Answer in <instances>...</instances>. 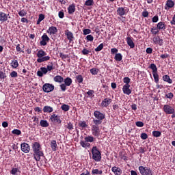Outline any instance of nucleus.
Instances as JSON below:
<instances>
[{
	"label": "nucleus",
	"mask_w": 175,
	"mask_h": 175,
	"mask_svg": "<svg viewBox=\"0 0 175 175\" xmlns=\"http://www.w3.org/2000/svg\"><path fill=\"white\" fill-rule=\"evenodd\" d=\"M139 170L142 175H152V170L150 167L139 166Z\"/></svg>",
	"instance_id": "423d86ee"
},
{
	"label": "nucleus",
	"mask_w": 175,
	"mask_h": 175,
	"mask_svg": "<svg viewBox=\"0 0 175 175\" xmlns=\"http://www.w3.org/2000/svg\"><path fill=\"white\" fill-rule=\"evenodd\" d=\"M153 43L159 44V46H163V40L161 39L159 36H154L152 38Z\"/></svg>",
	"instance_id": "dca6fc26"
},
{
	"label": "nucleus",
	"mask_w": 175,
	"mask_h": 175,
	"mask_svg": "<svg viewBox=\"0 0 175 175\" xmlns=\"http://www.w3.org/2000/svg\"><path fill=\"white\" fill-rule=\"evenodd\" d=\"M46 32H47V33H49L50 35H55V33H57V32H58V30L57 29V27L52 26L49 28V29L47 30Z\"/></svg>",
	"instance_id": "412c9836"
},
{
	"label": "nucleus",
	"mask_w": 175,
	"mask_h": 175,
	"mask_svg": "<svg viewBox=\"0 0 175 175\" xmlns=\"http://www.w3.org/2000/svg\"><path fill=\"white\" fill-rule=\"evenodd\" d=\"M111 99L110 98H105L102 103L101 105L103 107H107V106H109V105H110V103H111Z\"/></svg>",
	"instance_id": "5701e85b"
},
{
	"label": "nucleus",
	"mask_w": 175,
	"mask_h": 175,
	"mask_svg": "<svg viewBox=\"0 0 175 175\" xmlns=\"http://www.w3.org/2000/svg\"><path fill=\"white\" fill-rule=\"evenodd\" d=\"M163 81L168 83V84H172V83H173V81L172 80V79H170V77L167 75L163 76Z\"/></svg>",
	"instance_id": "cd10ccee"
},
{
	"label": "nucleus",
	"mask_w": 175,
	"mask_h": 175,
	"mask_svg": "<svg viewBox=\"0 0 175 175\" xmlns=\"http://www.w3.org/2000/svg\"><path fill=\"white\" fill-rule=\"evenodd\" d=\"M58 15L59 18H64V17L65 16V14L62 11H59Z\"/></svg>",
	"instance_id": "774afa93"
},
{
	"label": "nucleus",
	"mask_w": 175,
	"mask_h": 175,
	"mask_svg": "<svg viewBox=\"0 0 175 175\" xmlns=\"http://www.w3.org/2000/svg\"><path fill=\"white\" fill-rule=\"evenodd\" d=\"M69 14H73L74 12H76V5L75 4H71L68 8Z\"/></svg>",
	"instance_id": "bb28decb"
},
{
	"label": "nucleus",
	"mask_w": 175,
	"mask_h": 175,
	"mask_svg": "<svg viewBox=\"0 0 175 175\" xmlns=\"http://www.w3.org/2000/svg\"><path fill=\"white\" fill-rule=\"evenodd\" d=\"M64 34L67 37L68 40H69V43H72V42L75 40V36L73 35V33H72V31L66 29L64 31Z\"/></svg>",
	"instance_id": "9b49d317"
},
{
	"label": "nucleus",
	"mask_w": 175,
	"mask_h": 175,
	"mask_svg": "<svg viewBox=\"0 0 175 175\" xmlns=\"http://www.w3.org/2000/svg\"><path fill=\"white\" fill-rule=\"evenodd\" d=\"M103 49V44H100L98 47L95 49V51H100L101 50Z\"/></svg>",
	"instance_id": "6e6d98bb"
},
{
	"label": "nucleus",
	"mask_w": 175,
	"mask_h": 175,
	"mask_svg": "<svg viewBox=\"0 0 175 175\" xmlns=\"http://www.w3.org/2000/svg\"><path fill=\"white\" fill-rule=\"evenodd\" d=\"M150 69L152 70V75L154 79V81L156 84H158L159 83V75H158V68H157V66L154 64H152L150 65Z\"/></svg>",
	"instance_id": "39448f33"
},
{
	"label": "nucleus",
	"mask_w": 175,
	"mask_h": 175,
	"mask_svg": "<svg viewBox=\"0 0 175 175\" xmlns=\"http://www.w3.org/2000/svg\"><path fill=\"white\" fill-rule=\"evenodd\" d=\"M157 29H166V24H165V22H159L157 24Z\"/></svg>",
	"instance_id": "c756f323"
},
{
	"label": "nucleus",
	"mask_w": 175,
	"mask_h": 175,
	"mask_svg": "<svg viewBox=\"0 0 175 175\" xmlns=\"http://www.w3.org/2000/svg\"><path fill=\"white\" fill-rule=\"evenodd\" d=\"M53 80L55 83H64V77H62L61 75H57L54 77Z\"/></svg>",
	"instance_id": "a878e982"
},
{
	"label": "nucleus",
	"mask_w": 175,
	"mask_h": 175,
	"mask_svg": "<svg viewBox=\"0 0 175 175\" xmlns=\"http://www.w3.org/2000/svg\"><path fill=\"white\" fill-rule=\"evenodd\" d=\"M44 20V15L43 14H40L38 16V20L37 21V25H39L42 21Z\"/></svg>",
	"instance_id": "e433bc0d"
},
{
	"label": "nucleus",
	"mask_w": 175,
	"mask_h": 175,
	"mask_svg": "<svg viewBox=\"0 0 175 175\" xmlns=\"http://www.w3.org/2000/svg\"><path fill=\"white\" fill-rule=\"evenodd\" d=\"M42 90L44 92H51V91H54V85L50 83H45L42 86Z\"/></svg>",
	"instance_id": "9d476101"
},
{
	"label": "nucleus",
	"mask_w": 175,
	"mask_h": 175,
	"mask_svg": "<svg viewBox=\"0 0 175 175\" xmlns=\"http://www.w3.org/2000/svg\"><path fill=\"white\" fill-rule=\"evenodd\" d=\"M92 159L96 161V162H99L102 159L100 156V152L98 150L96 146H94L92 149Z\"/></svg>",
	"instance_id": "20e7f679"
},
{
	"label": "nucleus",
	"mask_w": 175,
	"mask_h": 175,
	"mask_svg": "<svg viewBox=\"0 0 175 175\" xmlns=\"http://www.w3.org/2000/svg\"><path fill=\"white\" fill-rule=\"evenodd\" d=\"M94 90H89L87 92V94L88 95V96H94Z\"/></svg>",
	"instance_id": "338daca9"
},
{
	"label": "nucleus",
	"mask_w": 175,
	"mask_h": 175,
	"mask_svg": "<svg viewBox=\"0 0 175 175\" xmlns=\"http://www.w3.org/2000/svg\"><path fill=\"white\" fill-rule=\"evenodd\" d=\"M13 133V135H21V131L18 130V129H14L12 131V132Z\"/></svg>",
	"instance_id": "864d4df0"
},
{
	"label": "nucleus",
	"mask_w": 175,
	"mask_h": 175,
	"mask_svg": "<svg viewBox=\"0 0 175 175\" xmlns=\"http://www.w3.org/2000/svg\"><path fill=\"white\" fill-rule=\"evenodd\" d=\"M85 5L86 6H92L94 5V0H88L85 1Z\"/></svg>",
	"instance_id": "de8ad7c7"
},
{
	"label": "nucleus",
	"mask_w": 175,
	"mask_h": 175,
	"mask_svg": "<svg viewBox=\"0 0 175 175\" xmlns=\"http://www.w3.org/2000/svg\"><path fill=\"white\" fill-rule=\"evenodd\" d=\"M40 125L41 126H42V128H47V126H49V122H47V120H40Z\"/></svg>",
	"instance_id": "2f4dec72"
},
{
	"label": "nucleus",
	"mask_w": 175,
	"mask_h": 175,
	"mask_svg": "<svg viewBox=\"0 0 175 175\" xmlns=\"http://www.w3.org/2000/svg\"><path fill=\"white\" fill-rule=\"evenodd\" d=\"M46 68L48 72H51L52 70H54V64H53V62H51V64L47 65Z\"/></svg>",
	"instance_id": "72a5a7b5"
},
{
	"label": "nucleus",
	"mask_w": 175,
	"mask_h": 175,
	"mask_svg": "<svg viewBox=\"0 0 175 175\" xmlns=\"http://www.w3.org/2000/svg\"><path fill=\"white\" fill-rule=\"evenodd\" d=\"M32 148L33 151L34 159L37 161H40V157H44V154L42 151V146L39 142H34L32 145Z\"/></svg>",
	"instance_id": "f257e3e1"
},
{
	"label": "nucleus",
	"mask_w": 175,
	"mask_h": 175,
	"mask_svg": "<svg viewBox=\"0 0 175 175\" xmlns=\"http://www.w3.org/2000/svg\"><path fill=\"white\" fill-rule=\"evenodd\" d=\"M123 83H124V84H129L131 83V79H129V77H124L123 79Z\"/></svg>",
	"instance_id": "3c124183"
},
{
	"label": "nucleus",
	"mask_w": 175,
	"mask_h": 175,
	"mask_svg": "<svg viewBox=\"0 0 175 175\" xmlns=\"http://www.w3.org/2000/svg\"><path fill=\"white\" fill-rule=\"evenodd\" d=\"M166 98H167L168 99H173V96H174V95L173 94V93L170 92L168 93L165 95Z\"/></svg>",
	"instance_id": "0e129e2a"
},
{
	"label": "nucleus",
	"mask_w": 175,
	"mask_h": 175,
	"mask_svg": "<svg viewBox=\"0 0 175 175\" xmlns=\"http://www.w3.org/2000/svg\"><path fill=\"white\" fill-rule=\"evenodd\" d=\"M163 111H165L166 114H174V108H172V106L169 105H165L163 106Z\"/></svg>",
	"instance_id": "f8f14e48"
},
{
	"label": "nucleus",
	"mask_w": 175,
	"mask_h": 175,
	"mask_svg": "<svg viewBox=\"0 0 175 175\" xmlns=\"http://www.w3.org/2000/svg\"><path fill=\"white\" fill-rule=\"evenodd\" d=\"M64 84L67 85V87H70V85L72 84V79L67 77L64 79Z\"/></svg>",
	"instance_id": "473e14b6"
},
{
	"label": "nucleus",
	"mask_w": 175,
	"mask_h": 175,
	"mask_svg": "<svg viewBox=\"0 0 175 175\" xmlns=\"http://www.w3.org/2000/svg\"><path fill=\"white\" fill-rule=\"evenodd\" d=\"M10 77H12V78H15V77H17L18 76V74L17 73V72L16 71H12L11 73H10Z\"/></svg>",
	"instance_id": "5fc2aeb1"
},
{
	"label": "nucleus",
	"mask_w": 175,
	"mask_h": 175,
	"mask_svg": "<svg viewBox=\"0 0 175 175\" xmlns=\"http://www.w3.org/2000/svg\"><path fill=\"white\" fill-rule=\"evenodd\" d=\"M53 107L50 106H44L43 108L44 113H53Z\"/></svg>",
	"instance_id": "7c9ffc66"
},
{
	"label": "nucleus",
	"mask_w": 175,
	"mask_h": 175,
	"mask_svg": "<svg viewBox=\"0 0 175 175\" xmlns=\"http://www.w3.org/2000/svg\"><path fill=\"white\" fill-rule=\"evenodd\" d=\"M59 57L63 61H65L66 59L69 58V55H65L63 53H59Z\"/></svg>",
	"instance_id": "ea45409f"
},
{
	"label": "nucleus",
	"mask_w": 175,
	"mask_h": 175,
	"mask_svg": "<svg viewBox=\"0 0 175 175\" xmlns=\"http://www.w3.org/2000/svg\"><path fill=\"white\" fill-rule=\"evenodd\" d=\"M123 93L126 95H131L132 94V90H131V85L125 84L122 88Z\"/></svg>",
	"instance_id": "ddd939ff"
},
{
	"label": "nucleus",
	"mask_w": 175,
	"mask_h": 175,
	"mask_svg": "<svg viewBox=\"0 0 175 175\" xmlns=\"http://www.w3.org/2000/svg\"><path fill=\"white\" fill-rule=\"evenodd\" d=\"M48 72L49 71H47V68H46V67H41L40 70L37 72V75H38L39 77H43V75H47Z\"/></svg>",
	"instance_id": "6ab92c4d"
},
{
	"label": "nucleus",
	"mask_w": 175,
	"mask_h": 175,
	"mask_svg": "<svg viewBox=\"0 0 175 175\" xmlns=\"http://www.w3.org/2000/svg\"><path fill=\"white\" fill-rule=\"evenodd\" d=\"M148 135H147V134L146 133H143L141 134V139H142L143 140H146V139H148Z\"/></svg>",
	"instance_id": "bf43d9fd"
},
{
	"label": "nucleus",
	"mask_w": 175,
	"mask_h": 175,
	"mask_svg": "<svg viewBox=\"0 0 175 175\" xmlns=\"http://www.w3.org/2000/svg\"><path fill=\"white\" fill-rule=\"evenodd\" d=\"M85 141H81L80 145L81 147H83V148H86V147H90L91 144L90 143H92L94 142L95 138L91 135H88L87 137H84Z\"/></svg>",
	"instance_id": "7ed1b4c3"
},
{
	"label": "nucleus",
	"mask_w": 175,
	"mask_h": 175,
	"mask_svg": "<svg viewBox=\"0 0 175 175\" xmlns=\"http://www.w3.org/2000/svg\"><path fill=\"white\" fill-rule=\"evenodd\" d=\"M42 40L40 41L41 46H46L47 42L50 41V38L47 36V34L44 33L41 37Z\"/></svg>",
	"instance_id": "2eb2a0df"
},
{
	"label": "nucleus",
	"mask_w": 175,
	"mask_h": 175,
	"mask_svg": "<svg viewBox=\"0 0 175 175\" xmlns=\"http://www.w3.org/2000/svg\"><path fill=\"white\" fill-rule=\"evenodd\" d=\"M51 148L52 149V151H57V150H58V146L57 145V141L52 140L51 142Z\"/></svg>",
	"instance_id": "b1692460"
},
{
	"label": "nucleus",
	"mask_w": 175,
	"mask_h": 175,
	"mask_svg": "<svg viewBox=\"0 0 175 175\" xmlns=\"http://www.w3.org/2000/svg\"><path fill=\"white\" fill-rule=\"evenodd\" d=\"M50 121L54 122L55 124H61L62 121L61 120V116L56 115L55 113H53L50 117Z\"/></svg>",
	"instance_id": "0eeeda50"
},
{
	"label": "nucleus",
	"mask_w": 175,
	"mask_h": 175,
	"mask_svg": "<svg viewBox=\"0 0 175 175\" xmlns=\"http://www.w3.org/2000/svg\"><path fill=\"white\" fill-rule=\"evenodd\" d=\"M87 40H89V42H93L94 41V36L92 35H88L86 36Z\"/></svg>",
	"instance_id": "13d9d810"
},
{
	"label": "nucleus",
	"mask_w": 175,
	"mask_h": 175,
	"mask_svg": "<svg viewBox=\"0 0 175 175\" xmlns=\"http://www.w3.org/2000/svg\"><path fill=\"white\" fill-rule=\"evenodd\" d=\"M21 150L25 154H28L31 148L29 145L27 143H23L21 146Z\"/></svg>",
	"instance_id": "f3484780"
},
{
	"label": "nucleus",
	"mask_w": 175,
	"mask_h": 175,
	"mask_svg": "<svg viewBox=\"0 0 175 175\" xmlns=\"http://www.w3.org/2000/svg\"><path fill=\"white\" fill-rule=\"evenodd\" d=\"M0 21H1L2 23L8 21V15L5 14V12H0Z\"/></svg>",
	"instance_id": "393cba45"
},
{
	"label": "nucleus",
	"mask_w": 175,
	"mask_h": 175,
	"mask_svg": "<svg viewBox=\"0 0 175 175\" xmlns=\"http://www.w3.org/2000/svg\"><path fill=\"white\" fill-rule=\"evenodd\" d=\"M161 135L162 133H161V131H154L152 132V135L154 136V137H161Z\"/></svg>",
	"instance_id": "c9c22d12"
},
{
	"label": "nucleus",
	"mask_w": 175,
	"mask_h": 175,
	"mask_svg": "<svg viewBox=\"0 0 175 175\" xmlns=\"http://www.w3.org/2000/svg\"><path fill=\"white\" fill-rule=\"evenodd\" d=\"M92 174H102L103 173L102 170H99L98 169L92 170Z\"/></svg>",
	"instance_id": "a18cd8bd"
},
{
	"label": "nucleus",
	"mask_w": 175,
	"mask_h": 175,
	"mask_svg": "<svg viewBox=\"0 0 175 175\" xmlns=\"http://www.w3.org/2000/svg\"><path fill=\"white\" fill-rule=\"evenodd\" d=\"M18 14L21 17H24L25 16H27V12H25V10H22L18 12Z\"/></svg>",
	"instance_id": "8fccbe9b"
},
{
	"label": "nucleus",
	"mask_w": 175,
	"mask_h": 175,
	"mask_svg": "<svg viewBox=\"0 0 175 175\" xmlns=\"http://www.w3.org/2000/svg\"><path fill=\"white\" fill-rule=\"evenodd\" d=\"M82 54H83V55H88V54H90V51L87 49H83L82 50Z\"/></svg>",
	"instance_id": "e2e57ef3"
},
{
	"label": "nucleus",
	"mask_w": 175,
	"mask_h": 175,
	"mask_svg": "<svg viewBox=\"0 0 175 175\" xmlns=\"http://www.w3.org/2000/svg\"><path fill=\"white\" fill-rule=\"evenodd\" d=\"M128 12H129V9H128L126 7H119L117 9V14L121 17H122V16H125Z\"/></svg>",
	"instance_id": "6e6552de"
},
{
	"label": "nucleus",
	"mask_w": 175,
	"mask_h": 175,
	"mask_svg": "<svg viewBox=\"0 0 175 175\" xmlns=\"http://www.w3.org/2000/svg\"><path fill=\"white\" fill-rule=\"evenodd\" d=\"M66 87H67V85L65 83H62L60 85V88H61L62 91H63V92L66 91Z\"/></svg>",
	"instance_id": "680f3d73"
},
{
	"label": "nucleus",
	"mask_w": 175,
	"mask_h": 175,
	"mask_svg": "<svg viewBox=\"0 0 175 175\" xmlns=\"http://www.w3.org/2000/svg\"><path fill=\"white\" fill-rule=\"evenodd\" d=\"M92 133L93 136H96V137H98V136H100V129L99 128V126L92 125Z\"/></svg>",
	"instance_id": "1a4fd4ad"
},
{
	"label": "nucleus",
	"mask_w": 175,
	"mask_h": 175,
	"mask_svg": "<svg viewBox=\"0 0 175 175\" xmlns=\"http://www.w3.org/2000/svg\"><path fill=\"white\" fill-rule=\"evenodd\" d=\"M90 33H91V29H83V35H90Z\"/></svg>",
	"instance_id": "052dcab7"
},
{
	"label": "nucleus",
	"mask_w": 175,
	"mask_h": 175,
	"mask_svg": "<svg viewBox=\"0 0 175 175\" xmlns=\"http://www.w3.org/2000/svg\"><path fill=\"white\" fill-rule=\"evenodd\" d=\"M11 66L14 68V69L18 68V62L17 60H13L11 62Z\"/></svg>",
	"instance_id": "f704fd0d"
},
{
	"label": "nucleus",
	"mask_w": 175,
	"mask_h": 175,
	"mask_svg": "<svg viewBox=\"0 0 175 175\" xmlns=\"http://www.w3.org/2000/svg\"><path fill=\"white\" fill-rule=\"evenodd\" d=\"M158 20H159V18L158 17V16H154L152 18V23H158Z\"/></svg>",
	"instance_id": "69168bd1"
},
{
	"label": "nucleus",
	"mask_w": 175,
	"mask_h": 175,
	"mask_svg": "<svg viewBox=\"0 0 175 175\" xmlns=\"http://www.w3.org/2000/svg\"><path fill=\"white\" fill-rule=\"evenodd\" d=\"M175 3L172 0H167L165 5V10H170L172 8H174Z\"/></svg>",
	"instance_id": "4468645a"
},
{
	"label": "nucleus",
	"mask_w": 175,
	"mask_h": 175,
	"mask_svg": "<svg viewBox=\"0 0 175 175\" xmlns=\"http://www.w3.org/2000/svg\"><path fill=\"white\" fill-rule=\"evenodd\" d=\"M61 109L64 111H68L70 107L68 105L64 104L63 105H62Z\"/></svg>",
	"instance_id": "79ce46f5"
},
{
	"label": "nucleus",
	"mask_w": 175,
	"mask_h": 175,
	"mask_svg": "<svg viewBox=\"0 0 175 175\" xmlns=\"http://www.w3.org/2000/svg\"><path fill=\"white\" fill-rule=\"evenodd\" d=\"M159 29H157V27H153L151 29L150 32L152 33V35H157L159 33Z\"/></svg>",
	"instance_id": "37998d69"
},
{
	"label": "nucleus",
	"mask_w": 175,
	"mask_h": 175,
	"mask_svg": "<svg viewBox=\"0 0 175 175\" xmlns=\"http://www.w3.org/2000/svg\"><path fill=\"white\" fill-rule=\"evenodd\" d=\"M90 73L94 76H96V75H98V69L95 68L90 69Z\"/></svg>",
	"instance_id": "49530a36"
},
{
	"label": "nucleus",
	"mask_w": 175,
	"mask_h": 175,
	"mask_svg": "<svg viewBox=\"0 0 175 175\" xmlns=\"http://www.w3.org/2000/svg\"><path fill=\"white\" fill-rule=\"evenodd\" d=\"M111 170L115 175H122V170L121 168L114 166L112 167Z\"/></svg>",
	"instance_id": "aec40b11"
},
{
	"label": "nucleus",
	"mask_w": 175,
	"mask_h": 175,
	"mask_svg": "<svg viewBox=\"0 0 175 175\" xmlns=\"http://www.w3.org/2000/svg\"><path fill=\"white\" fill-rule=\"evenodd\" d=\"M78 126L82 129H85V128H88V124H87L85 121H80L78 124Z\"/></svg>",
	"instance_id": "c85d7f7f"
},
{
	"label": "nucleus",
	"mask_w": 175,
	"mask_h": 175,
	"mask_svg": "<svg viewBox=\"0 0 175 175\" xmlns=\"http://www.w3.org/2000/svg\"><path fill=\"white\" fill-rule=\"evenodd\" d=\"M75 79L77 83H79V84H81V83H83V79L82 75H77L75 77Z\"/></svg>",
	"instance_id": "4c0bfd02"
},
{
	"label": "nucleus",
	"mask_w": 175,
	"mask_h": 175,
	"mask_svg": "<svg viewBox=\"0 0 175 175\" xmlns=\"http://www.w3.org/2000/svg\"><path fill=\"white\" fill-rule=\"evenodd\" d=\"M93 122H94V125L98 126V125H100V124H102V120H100V119L94 120Z\"/></svg>",
	"instance_id": "09e8293b"
},
{
	"label": "nucleus",
	"mask_w": 175,
	"mask_h": 175,
	"mask_svg": "<svg viewBox=\"0 0 175 175\" xmlns=\"http://www.w3.org/2000/svg\"><path fill=\"white\" fill-rule=\"evenodd\" d=\"M94 117H96V118H97V120H105L106 116L105 115V113H100V111H95L94 112Z\"/></svg>",
	"instance_id": "a211bd4d"
},
{
	"label": "nucleus",
	"mask_w": 175,
	"mask_h": 175,
	"mask_svg": "<svg viewBox=\"0 0 175 175\" xmlns=\"http://www.w3.org/2000/svg\"><path fill=\"white\" fill-rule=\"evenodd\" d=\"M135 125L139 128H142V126H144V123H143V122L138 121L135 123Z\"/></svg>",
	"instance_id": "603ef678"
},
{
	"label": "nucleus",
	"mask_w": 175,
	"mask_h": 175,
	"mask_svg": "<svg viewBox=\"0 0 175 175\" xmlns=\"http://www.w3.org/2000/svg\"><path fill=\"white\" fill-rule=\"evenodd\" d=\"M66 128L68 129V131H72V129H74L73 124H72V122H68L67 125H66Z\"/></svg>",
	"instance_id": "c03bdc74"
},
{
	"label": "nucleus",
	"mask_w": 175,
	"mask_h": 175,
	"mask_svg": "<svg viewBox=\"0 0 175 175\" xmlns=\"http://www.w3.org/2000/svg\"><path fill=\"white\" fill-rule=\"evenodd\" d=\"M127 44L129 46L131 49H135V42H133V40H132V38L131 37H127L126 38Z\"/></svg>",
	"instance_id": "4be33fe9"
},
{
	"label": "nucleus",
	"mask_w": 175,
	"mask_h": 175,
	"mask_svg": "<svg viewBox=\"0 0 175 175\" xmlns=\"http://www.w3.org/2000/svg\"><path fill=\"white\" fill-rule=\"evenodd\" d=\"M115 59L116 61H122V55L121 53H116L115 55Z\"/></svg>",
	"instance_id": "58836bf2"
},
{
	"label": "nucleus",
	"mask_w": 175,
	"mask_h": 175,
	"mask_svg": "<svg viewBox=\"0 0 175 175\" xmlns=\"http://www.w3.org/2000/svg\"><path fill=\"white\" fill-rule=\"evenodd\" d=\"M6 77V73L3 72V71L0 70V81L5 80Z\"/></svg>",
	"instance_id": "a19ab883"
},
{
	"label": "nucleus",
	"mask_w": 175,
	"mask_h": 175,
	"mask_svg": "<svg viewBox=\"0 0 175 175\" xmlns=\"http://www.w3.org/2000/svg\"><path fill=\"white\" fill-rule=\"evenodd\" d=\"M18 172V168H12L10 173H11V174L16 175V174H17Z\"/></svg>",
	"instance_id": "4d7b16f0"
},
{
	"label": "nucleus",
	"mask_w": 175,
	"mask_h": 175,
	"mask_svg": "<svg viewBox=\"0 0 175 175\" xmlns=\"http://www.w3.org/2000/svg\"><path fill=\"white\" fill-rule=\"evenodd\" d=\"M36 55L38 57L37 62L38 64H42V62L50 61L51 59V57L49 55H47V53L43 51V49L38 51Z\"/></svg>",
	"instance_id": "f03ea898"
}]
</instances>
